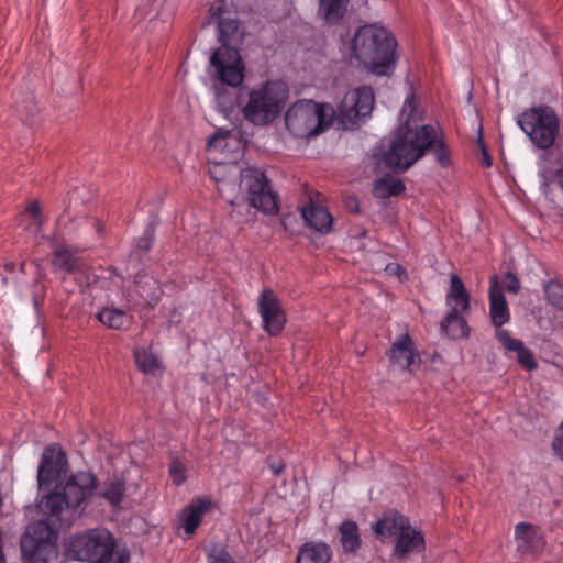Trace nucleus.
Listing matches in <instances>:
<instances>
[{"instance_id": "nucleus-1", "label": "nucleus", "mask_w": 563, "mask_h": 563, "mask_svg": "<svg viewBox=\"0 0 563 563\" xmlns=\"http://www.w3.org/2000/svg\"><path fill=\"white\" fill-rule=\"evenodd\" d=\"M67 471V457L57 445L47 446L41 459L37 482L42 492L54 490L45 495L41 503V510L54 518L66 514L65 520L75 516L77 508L89 499L97 488L98 479L91 472L79 471L69 476L64 486L59 487L62 477Z\"/></svg>"}, {"instance_id": "nucleus-2", "label": "nucleus", "mask_w": 563, "mask_h": 563, "mask_svg": "<svg viewBox=\"0 0 563 563\" xmlns=\"http://www.w3.org/2000/svg\"><path fill=\"white\" fill-rule=\"evenodd\" d=\"M415 95L408 96L401 109V123L395 133L390 148L384 155V163L396 172H406L427 151H431L442 167L451 165V152L444 137L431 124H417Z\"/></svg>"}, {"instance_id": "nucleus-3", "label": "nucleus", "mask_w": 563, "mask_h": 563, "mask_svg": "<svg viewBox=\"0 0 563 563\" xmlns=\"http://www.w3.org/2000/svg\"><path fill=\"white\" fill-rule=\"evenodd\" d=\"M397 42L383 26L366 24L357 29L351 44L352 55L371 73L390 75L397 62Z\"/></svg>"}, {"instance_id": "nucleus-4", "label": "nucleus", "mask_w": 563, "mask_h": 563, "mask_svg": "<svg viewBox=\"0 0 563 563\" xmlns=\"http://www.w3.org/2000/svg\"><path fill=\"white\" fill-rule=\"evenodd\" d=\"M114 537L104 529H92L70 537L65 543L68 559L88 563H126L129 556L115 551Z\"/></svg>"}, {"instance_id": "nucleus-5", "label": "nucleus", "mask_w": 563, "mask_h": 563, "mask_svg": "<svg viewBox=\"0 0 563 563\" xmlns=\"http://www.w3.org/2000/svg\"><path fill=\"white\" fill-rule=\"evenodd\" d=\"M288 97V88L280 80H267L247 92L242 107L243 118L254 125H266L282 113Z\"/></svg>"}, {"instance_id": "nucleus-6", "label": "nucleus", "mask_w": 563, "mask_h": 563, "mask_svg": "<svg viewBox=\"0 0 563 563\" xmlns=\"http://www.w3.org/2000/svg\"><path fill=\"white\" fill-rule=\"evenodd\" d=\"M373 529L377 536L396 537L393 555L397 559H405L411 553L422 552L426 548L422 531L411 526L409 518L399 512L384 514Z\"/></svg>"}, {"instance_id": "nucleus-7", "label": "nucleus", "mask_w": 563, "mask_h": 563, "mask_svg": "<svg viewBox=\"0 0 563 563\" xmlns=\"http://www.w3.org/2000/svg\"><path fill=\"white\" fill-rule=\"evenodd\" d=\"M334 111L331 107L312 100L295 102L285 114V123L297 137L314 136L332 124Z\"/></svg>"}, {"instance_id": "nucleus-8", "label": "nucleus", "mask_w": 563, "mask_h": 563, "mask_svg": "<svg viewBox=\"0 0 563 563\" xmlns=\"http://www.w3.org/2000/svg\"><path fill=\"white\" fill-rule=\"evenodd\" d=\"M518 125L541 150L550 148L559 134V119L547 106L532 107L518 117Z\"/></svg>"}, {"instance_id": "nucleus-9", "label": "nucleus", "mask_w": 563, "mask_h": 563, "mask_svg": "<svg viewBox=\"0 0 563 563\" xmlns=\"http://www.w3.org/2000/svg\"><path fill=\"white\" fill-rule=\"evenodd\" d=\"M374 104V91L368 86H363L346 92L338 110L340 124L345 130L358 128L360 124L371 115Z\"/></svg>"}, {"instance_id": "nucleus-10", "label": "nucleus", "mask_w": 563, "mask_h": 563, "mask_svg": "<svg viewBox=\"0 0 563 563\" xmlns=\"http://www.w3.org/2000/svg\"><path fill=\"white\" fill-rule=\"evenodd\" d=\"M240 187L249 195L250 205L266 214L278 212V196L272 190L264 172L247 167L241 172Z\"/></svg>"}, {"instance_id": "nucleus-11", "label": "nucleus", "mask_w": 563, "mask_h": 563, "mask_svg": "<svg viewBox=\"0 0 563 563\" xmlns=\"http://www.w3.org/2000/svg\"><path fill=\"white\" fill-rule=\"evenodd\" d=\"M57 533L48 520L30 523L21 538V552L31 563H47V555L53 551Z\"/></svg>"}, {"instance_id": "nucleus-12", "label": "nucleus", "mask_w": 563, "mask_h": 563, "mask_svg": "<svg viewBox=\"0 0 563 563\" xmlns=\"http://www.w3.org/2000/svg\"><path fill=\"white\" fill-rule=\"evenodd\" d=\"M211 75L218 84L238 88L244 80V64L240 52L230 46L221 45L210 57Z\"/></svg>"}, {"instance_id": "nucleus-13", "label": "nucleus", "mask_w": 563, "mask_h": 563, "mask_svg": "<svg viewBox=\"0 0 563 563\" xmlns=\"http://www.w3.org/2000/svg\"><path fill=\"white\" fill-rule=\"evenodd\" d=\"M258 312L264 330L273 336L278 335L286 323L280 301L272 289H264L258 297Z\"/></svg>"}, {"instance_id": "nucleus-14", "label": "nucleus", "mask_w": 563, "mask_h": 563, "mask_svg": "<svg viewBox=\"0 0 563 563\" xmlns=\"http://www.w3.org/2000/svg\"><path fill=\"white\" fill-rule=\"evenodd\" d=\"M515 539L520 554H538L545 547L540 529L531 523H518L515 527Z\"/></svg>"}, {"instance_id": "nucleus-15", "label": "nucleus", "mask_w": 563, "mask_h": 563, "mask_svg": "<svg viewBox=\"0 0 563 563\" xmlns=\"http://www.w3.org/2000/svg\"><path fill=\"white\" fill-rule=\"evenodd\" d=\"M488 298L492 324L496 328V331L503 330L501 327L510 320V310L504 296L503 287L498 285L496 276H493L490 279Z\"/></svg>"}, {"instance_id": "nucleus-16", "label": "nucleus", "mask_w": 563, "mask_h": 563, "mask_svg": "<svg viewBox=\"0 0 563 563\" xmlns=\"http://www.w3.org/2000/svg\"><path fill=\"white\" fill-rule=\"evenodd\" d=\"M387 355L394 364L404 369H410L416 360H419L416 344L408 333L400 334L396 338Z\"/></svg>"}, {"instance_id": "nucleus-17", "label": "nucleus", "mask_w": 563, "mask_h": 563, "mask_svg": "<svg viewBox=\"0 0 563 563\" xmlns=\"http://www.w3.org/2000/svg\"><path fill=\"white\" fill-rule=\"evenodd\" d=\"M212 508L210 498L202 497L194 499L187 505L179 516L185 533L190 537L200 526L203 516Z\"/></svg>"}, {"instance_id": "nucleus-18", "label": "nucleus", "mask_w": 563, "mask_h": 563, "mask_svg": "<svg viewBox=\"0 0 563 563\" xmlns=\"http://www.w3.org/2000/svg\"><path fill=\"white\" fill-rule=\"evenodd\" d=\"M495 336L504 349L517 352V361L525 369L531 372L538 367L532 351L527 349L521 340L511 338L507 330H497Z\"/></svg>"}, {"instance_id": "nucleus-19", "label": "nucleus", "mask_w": 563, "mask_h": 563, "mask_svg": "<svg viewBox=\"0 0 563 563\" xmlns=\"http://www.w3.org/2000/svg\"><path fill=\"white\" fill-rule=\"evenodd\" d=\"M135 291L150 308L156 306L162 296L159 282L145 272H140L135 276Z\"/></svg>"}, {"instance_id": "nucleus-20", "label": "nucleus", "mask_w": 563, "mask_h": 563, "mask_svg": "<svg viewBox=\"0 0 563 563\" xmlns=\"http://www.w3.org/2000/svg\"><path fill=\"white\" fill-rule=\"evenodd\" d=\"M331 559L330 545L323 541H308L299 548L296 563H329Z\"/></svg>"}, {"instance_id": "nucleus-21", "label": "nucleus", "mask_w": 563, "mask_h": 563, "mask_svg": "<svg viewBox=\"0 0 563 563\" xmlns=\"http://www.w3.org/2000/svg\"><path fill=\"white\" fill-rule=\"evenodd\" d=\"M53 265L57 269H63L68 274L84 273L85 263L75 256L74 252L64 245H56L53 251Z\"/></svg>"}, {"instance_id": "nucleus-22", "label": "nucleus", "mask_w": 563, "mask_h": 563, "mask_svg": "<svg viewBox=\"0 0 563 563\" xmlns=\"http://www.w3.org/2000/svg\"><path fill=\"white\" fill-rule=\"evenodd\" d=\"M445 303L450 309L457 308L462 312L470 310V294L467 292L462 279L452 274L450 278V288L445 296Z\"/></svg>"}, {"instance_id": "nucleus-23", "label": "nucleus", "mask_w": 563, "mask_h": 563, "mask_svg": "<svg viewBox=\"0 0 563 563\" xmlns=\"http://www.w3.org/2000/svg\"><path fill=\"white\" fill-rule=\"evenodd\" d=\"M462 313L463 312L457 310L456 307L450 309L449 313L440 324L441 332L454 340L466 338L468 335L470 328Z\"/></svg>"}, {"instance_id": "nucleus-24", "label": "nucleus", "mask_w": 563, "mask_h": 563, "mask_svg": "<svg viewBox=\"0 0 563 563\" xmlns=\"http://www.w3.org/2000/svg\"><path fill=\"white\" fill-rule=\"evenodd\" d=\"M301 213L306 223L316 231L328 233L331 230L333 219L325 208L310 203L302 208Z\"/></svg>"}, {"instance_id": "nucleus-25", "label": "nucleus", "mask_w": 563, "mask_h": 563, "mask_svg": "<svg viewBox=\"0 0 563 563\" xmlns=\"http://www.w3.org/2000/svg\"><path fill=\"white\" fill-rule=\"evenodd\" d=\"M234 89L225 84L213 85L216 109L225 119L230 118L236 106L238 95Z\"/></svg>"}, {"instance_id": "nucleus-26", "label": "nucleus", "mask_w": 563, "mask_h": 563, "mask_svg": "<svg viewBox=\"0 0 563 563\" xmlns=\"http://www.w3.org/2000/svg\"><path fill=\"white\" fill-rule=\"evenodd\" d=\"M340 543L345 554H356L362 545L358 526L352 520H344L339 526Z\"/></svg>"}, {"instance_id": "nucleus-27", "label": "nucleus", "mask_w": 563, "mask_h": 563, "mask_svg": "<svg viewBox=\"0 0 563 563\" xmlns=\"http://www.w3.org/2000/svg\"><path fill=\"white\" fill-rule=\"evenodd\" d=\"M547 302L556 309L559 316L551 323L552 329L563 327V285L556 280H549L543 286Z\"/></svg>"}, {"instance_id": "nucleus-28", "label": "nucleus", "mask_w": 563, "mask_h": 563, "mask_svg": "<svg viewBox=\"0 0 563 563\" xmlns=\"http://www.w3.org/2000/svg\"><path fill=\"white\" fill-rule=\"evenodd\" d=\"M97 319L109 329L122 330L130 324L132 317L126 311L110 306L101 309Z\"/></svg>"}, {"instance_id": "nucleus-29", "label": "nucleus", "mask_w": 563, "mask_h": 563, "mask_svg": "<svg viewBox=\"0 0 563 563\" xmlns=\"http://www.w3.org/2000/svg\"><path fill=\"white\" fill-rule=\"evenodd\" d=\"M406 186L402 180L393 176H383L374 183L373 195L378 199H387L402 194Z\"/></svg>"}, {"instance_id": "nucleus-30", "label": "nucleus", "mask_w": 563, "mask_h": 563, "mask_svg": "<svg viewBox=\"0 0 563 563\" xmlns=\"http://www.w3.org/2000/svg\"><path fill=\"white\" fill-rule=\"evenodd\" d=\"M44 223L45 218L37 201H31L25 211L20 214V224H23L34 235L42 232Z\"/></svg>"}, {"instance_id": "nucleus-31", "label": "nucleus", "mask_w": 563, "mask_h": 563, "mask_svg": "<svg viewBox=\"0 0 563 563\" xmlns=\"http://www.w3.org/2000/svg\"><path fill=\"white\" fill-rule=\"evenodd\" d=\"M349 0H319V13L329 23L340 21L346 11Z\"/></svg>"}, {"instance_id": "nucleus-32", "label": "nucleus", "mask_w": 563, "mask_h": 563, "mask_svg": "<svg viewBox=\"0 0 563 563\" xmlns=\"http://www.w3.org/2000/svg\"><path fill=\"white\" fill-rule=\"evenodd\" d=\"M137 368L144 374L155 375L162 369L161 361L151 351L141 347L133 352Z\"/></svg>"}, {"instance_id": "nucleus-33", "label": "nucleus", "mask_w": 563, "mask_h": 563, "mask_svg": "<svg viewBox=\"0 0 563 563\" xmlns=\"http://www.w3.org/2000/svg\"><path fill=\"white\" fill-rule=\"evenodd\" d=\"M125 494V484L123 481H110L104 483L100 496L104 498L112 507H119Z\"/></svg>"}, {"instance_id": "nucleus-34", "label": "nucleus", "mask_w": 563, "mask_h": 563, "mask_svg": "<svg viewBox=\"0 0 563 563\" xmlns=\"http://www.w3.org/2000/svg\"><path fill=\"white\" fill-rule=\"evenodd\" d=\"M221 45H229L235 38L239 31V22L235 19H220L217 22Z\"/></svg>"}, {"instance_id": "nucleus-35", "label": "nucleus", "mask_w": 563, "mask_h": 563, "mask_svg": "<svg viewBox=\"0 0 563 563\" xmlns=\"http://www.w3.org/2000/svg\"><path fill=\"white\" fill-rule=\"evenodd\" d=\"M208 563H235L223 544H212L207 549Z\"/></svg>"}, {"instance_id": "nucleus-36", "label": "nucleus", "mask_w": 563, "mask_h": 563, "mask_svg": "<svg viewBox=\"0 0 563 563\" xmlns=\"http://www.w3.org/2000/svg\"><path fill=\"white\" fill-rule=\"evenodd\" d=\"M187 467L185 463L177 456H172L169 462V476L176 486H180L186 482Z\"/></svg>"}, {"instance_id": "nucleus-37", "label": "nucleus", "mask_w": 563, "mask_h": 563, "mask_svg": "<svg viewBox=\"0 0 563 563\" xmlns=\"http://www.w3.org/2000/svg\"><path fill=\"white\" fill-rule=\"evenodd\" d=\"M212 22H217L220 19H227L225 13L229 12V3L227 0H214L209 9Z\"/></svg>"}, {"instance_id": "nucleus-38", "label": "nucleus", "mask_w": 563, "mask_h": 563, "mask_svg": "<svg viewBox=\"0 0 563 563\" xmlns=\"http://www.w3.org/2000/svg\"><path fill=\"white\" fill-rule=\"evenodd\" d=\"M503 287L508 292L516 295L520 290V282H519L518 277L515 274L508 272L504 276Z\"/></svg>"}, {"instance_id": "nucleus-39", "label": "nucleus", "mask_w": 563, "mask_h": 563, "mask_svg": "<svg viewBox=\"0 0 563 563\" xmlns=\"http://www.w3.org/2000/svg\"><path fill=\"white\" fill-rule=\"evenodd\" d=\"M154 234L152 230H146L144 234L137 239L136 241V247L141 251H148L153 244Z\"/></svg>"}, {"instance_id": "nucleus-40", "label": "nucleus", "mask_w": 563, "mask_h": 563, "mask_svg": "<svg viewBox=\"0 0 563 563\" xmlns=\"http://www.w3.org/2000/svg\"><path fill=\"white\" fill-rule=\"evenodd\" d=\"M16 107H18L19 112H22L25 110L31 115L36 110V104L34 103L32 96H27L22 104L16 103Z\"/></svg>"}, {"instance_id": "nucleus-41", "label": "nucleus", "mask_w": 563, "mask_h": 563, "mask_svg": "<svg viewBox=\"0 0 563 563\" xmlns=\"http://www.w3.org/2000/svg\"><path fill=\"white\" fill-rule=\"evenodd\" d=\"M269 470L274 473V475H280L285 470V464L282 461L271 462Z\"/></svg>"}, {"instance_id": "nucleus-42", "label": "nucleus", "mask_w": 563, "mask_h": 563, "mask_svg": "<svg viewBox=\"0 0 563 563\" xmlns=\"http://www.w3.org/2000/svg\"><path fill=\"white\" fill-rule=\"evenodd\" d=\"M386 271L390 274V275H398L400 277V275L402 273H405V269L398 265V264H389L386 266Z\"/></svg>"}, {"instance_id": "nucleus-43", "label": "nucleus", "mask_w": 563, "mask_h": 563, "mask_svg": "<svg viewBox=\"0 0 563 563\" xmlns=\"http://www.w3.org/2000/svg\"><path fill=\"white\" fill-rule=\"evenodd\" d=\"M559 178H560V184L563 188V172L559 175Z\"/></svg>"}]
</instances>
